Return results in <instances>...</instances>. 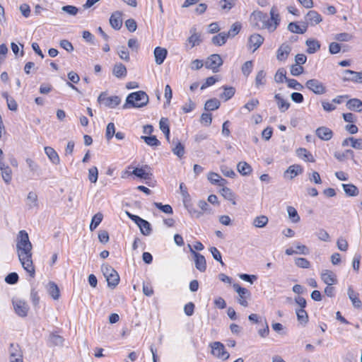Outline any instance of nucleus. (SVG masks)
<instances>
[{
  "mask_svg": "<svg viewBox=\"0 0 362 362\" xmlns=\"http://www.w3.org/2000/svg\"><path fill=\"white\" fill-rule=\"evenodd\" d=\"M132 175H134L139 178H143V179L149 178L148 173H146V171L144 168H135L134 169H133V168L131 165L128 166L127 168L124 172H122V177L124 179H126V178L129 177Z\"/></svg>",
  "mask_w": 362,
  "mask_h": 362,
  "instance_id": "13",
  "label": "nucleus"
},
{
  "mask_svg": "<svg viewBox=\"0 0 362 362\" xmlns=\"http://www.w3.org/2000/svg\"><path fill=\"white\" fill-rule=\"evenodd\" d=\"M98 177V170L95 166L90 168L88 170V179L92 183H95Z\"/></svg>",
  "mask_w": 362,
  "mask_h": 362,
  "instance_id": "61",
  "label": "nucleus"
},
{
  "mask_svg": "<svg viewBox=\"0 0 362 362\" xmlns=\"http://www.w3.org/2000/svg\"><path fill=\"white\" fill-rule=\"evenodd\" d=\"M265 20L266 24L264 29L267 30L270 33L275 31L281 21L280 16L276 6H273L271 8L270 18H269L266 13Z\"/></svg>",
  "mask_w": 362,
  "mask_h": 362,
  "instance_id": "4",
  "label": "nucleus"
},
{
  "mask_svg": "<svg viewBox=\"0 0 362 362\" xmlns=\"http://www.w3.org/2000/svg\"><path fill=\"white\" fill-rule=\"evenodd\" d=\"M307 46L306 52L308 54H314L320 50L321 44L320 41L314 38H308L305 41Z\"/></svg>",
  "mask_w": 362,
  "mask_h": 362,
  "instance_id": "26",
  "label": "nucleus"
},
{
  "mask_svg": "<svg viewBox=\"0 0 362 362\" xmlns=\"http://www.w3.org/2000/svg\"><path fill=\"white\" fill-rule=\"evenodd\" d=\"M218 78L217 76H209L206 78L205 82L202 85L201 90H204L209 86L214 85L218 81Z\"/></svg>",
  "mask_w": 362,
  "mask_h": 362,
  "instance_id": "62",
  "label": "nucleus"
},
{
  "mask_svg": "<svg viewBox=\"0 0 362 362\" xmlns=\"http://www.w3.org/2000/svg\"><path fill=\"white\" fill-rule=\"evenodd\" d=\"M228 37V35L226 33H220L213 37L212 42L217 46H221L226 42Z\"/></svg>",
  "mask_w": 362,
  "mask_h": 362,
  "instance_id": "41",
  "label": "nucleus"
},
{
  "mask_svg": "<svg viewBox=\"0 0 362 362\" xmlns=\"http://www.w3.org/2000/svg\"><path fill=\"white\" fill-rule=\"evenodd\" d=\"M322 16L315 10H310L305 16V21L303 22L307 28L309 26L315 27L322 22Z\"/></svg>",
  "mask_w": 362,
  "mask_h": 362,
  "instance_id": "10",
  "label": "nucleus"
},
{
  "mask_svg": "<svg viewBox=\"0 0 362 362\" xmlns=\"http://www.w3.org/2000/svg\"><path fill=\"white\" fill-rule=\"evenodd\" d=\"M172 151L175 155L182 158L185 154V146L180 141H177Z\"/></svg>",
  "mask_w": 362,
  "mask_h": 362,
  "instance_id": "52",
  "label": "nucleus"
},
{
  "mask_svg": "<svg viewBox=\"0 0 362 362\" xmlns=\"http://www.w3.org/2000/svg\"><path fill=\"white\" fill-rule=\"evenodd\" d=\"M200 122L205 126H210L212 122V115L208 112L202 113Z\"/></svg>",
  "mask_w": 362,
  "mask_h": 362,
  "instance_id": "64",
  "label": "nucleus"
},
{
  "mask_svg": "<svg viewBox=\"0 0 362 362\" xmlns=\"http://www.w3.org/2000/svg\"><path fill=\"white\" fill-rule=\"evenodd\" d=\"M302 172L303 168L300 165H292L288 167L285 173L286 175H289V177L292 179Z\"/></svg>",
  "mask_w": 362,
  "mask_h": 362,
  "instance_id": "43",
  "label": "nucleus"
},
{
  "mask_svg": "<svg viewBox=\"0 0 362 362\" xmlns=\"http://www.w3.org/2000/svg\"><path fill=\"white\" fill-rule=\"evenodd\" d=\"M287 211L290 218L292 219V221L294 223H297L300 221V216L298 214L296 209L293 206H288Z\"/></svg>",
  "mask_w": 362,
  "mask_h": 362,
  "instance_id": "60",
  "label": "nucleus"
},
{
  "mask_svg": "<svg viewBox=\"0 0 362 362\" xmlns=\"http://www.w3.org/2000/svg\"><path fill=\"white\" fill-rule=\"evenodd\" d=\"M237 170L243 176L249 175L252 172L251 165L245 161L239 162L237 165Z\"/></svg>",
  "mask_w": 362,
  "mask_h": 362,
  "instance_id": "34",
  "label": "nucleus"
},
{
  "mask_svg": "<svg viewBox=\"0 0 362 362\" xmlns=\"http://www.w3.org/2000/svg\"><path fill=\"white\" fill-rule=\"evenodd\" d=\"M211 348V354L218 358L227 360L229 358V354L226 350L224 345L220 341H214L210 344Z\"/></svg>",
  "mask_w": 362,
  "mask_h": 362,
  "instance_id": "9",
  "label": "nucleus"
},
{
  "mask_svg": "<svg viewBox=\"0 0 362 362\" xmlns=\"http://www.w3.org/2000/svg\"><path fill=\"white\" fill-rule=\"evenodd\" d=\"M32 248L28 233L25 230H21L16 243L18 259L28 275L31 279H34L35 276V267L33 261Z\"/></svg>",
  "mask_w": 362,
  "mask_h": 362,
  "instance_id": "1",
  "label": "nucleus"
},
{
  "mask_svg": "<svg viewBox=\"0 0 362 362\" xmlns=\"http://www.w3.org/2000/svg\"><path fill=\"white\" fill-rule=\"evenodd\" d=\"M223 64V60L219 54H212L206 58L204 62V66L206 69L211 70L214 73H217L220 71Z\"/></svg>",
  "mask_w": 362,
  "mask_h": 362,
  "instance_id": "6",
  "label": "nucleus"
},
{
  "mask_svg": "<svg viewBox=\"0 0 362 362\" xmlns=\"http://www.w3.org/2000/svg\"><path fill=\"white\" fill-rule=\"evenodd\" d=\"M47 291L54 300H58L60 297V291L56 283L49 281L47 285Z\"/></svg>",
  "mask_w": 362,
  "mask_h": 362,
  "instance_id": "35",
  "label": "nucleus"
},
{
  "mask_svg": "<svg viewBox=\"0 0 362 362\" xmlns=\"http://www.w3.org/2000/svg\"><path fill=\"white\" fill-rule=\"evenodd\" d=\"M3 96L6 100L8 108L12 111H16L18 109V104L16 101L13 98L10 97L6 93H4Z\"/></svg>",
  "mask_w": 362,
  "mask_h": 362,
  "instance_id": "49",
  "label": "nucleus"
},
{
  "mask_svg": "<svg viewBox=\"0 0 362 362\" xmlns=\"http://www.w3.org/2000/svg\"><path fill=\"white\" fill-rule=\"evenodd\" d=\"M254 66L253 61L250 60L245 62L241 67V71L245 77H248L252 71Z\"/></svg>",
  "mask_w": 362,
  "mask_h": 362,
  "instance_id": "47",
  "label": "nucleus"
},
{
  "mask_svg": "<svg viewBox=\"0 0 362 362\" xmlns=\"http://www.w3.org/2000/svg\"><path fill=\"white\" fill-rule=\"evenodd\" d=\"M101 269L107 280V285L112 288L116 287L119 282V276L117 271L108 264H103Z\"/></svg>",
  "mask_w": 362,
  "mask_h": 362,
  "instance_id": "3",
  "label": "nucleus"
},
{
  "mask_svg": "<svg viewBox=\"0 0 362 362\" xmlns=\"http://www.w3.org/2000/svg\"><path fill=\"white\" fill-rule=\"evenodd\" d=\"M274 99L281 112H286L290 107V103L284 99L279 93L275 94Z\"/></svg>",
  "mask_w": 362,
  "mask_h": 362,
  "instance_id": "32",
  "label": "nucleus"
},
{
  "mask_svg": "<svg viewBox=\"0 0 362 362\" xmlns=\"http://www.w3.org/2000/svg\"><path fill=\"white\" fill-rule=\"evenodd\" d=\"M321 280L327 285H335L338 282L337 274L332 270L325 269L320 274Z\"/></svg>",
  "mask_w": 362,
  "mask_h": 362,
  "instance_id": "20",
  "label": "nucleus"
},
{
  "mask_svg": "<svg viewBox=\"0 0 362 362\" xmlns=\"http://www.w3.org/2000/svg\"><path fill=\"white\" fill-rule=\"evenodd\" d=\"M189 250H190L191 253L194 256L196 268L201 272H205L206 269V262L205 257L202 255L195 252L192 248L190 245H189Z\"/></svg>",
  "mask_w": 362,
  "mask_h": 362,
  "instance_id": "17",
  "label": "nucleus"
},
{
  "mask_svg": "<svg viewBox=\"0 0 362 362\" xmlns=\"http://www.w3.org/2000/svg\"><path fill=\"white\" fill-rule=\"evenodd\" d=\"M103 216L101 213H98L93 216L90 224V230H95L99 226L103 220Z\"/></svg>",
  "mask_w": 362,
  "mask_h": 362,
  "instance_id": "50",
  "label": "nucleus"
},
{
  "mask_svg": "<svg viewBox=\"0 0 362 362\" xmlns=\"http://www.w3.org/2000/svg\"><path fill=\"white\" fill-rule=\"evenodd\" d=\"M191 35L188 37L187 42L189 44L190 48L199 45L202 42L201 34L197 33V29L193 28L190 30Z\"/></svg>",
  "mask_w": 362,
  "mask_h": 362,
  "instance_id": "28",
  "label": "nucleus"
},
{
  "mask_svg": "<svg viewBox=\"0 0 362 362\" xmlns=\"http://www.w3.org/2000/svg\"><path fill=\"white\" fill-rule=\"evenodd\" d=\"M207 178L209 181L213 185H217L221 187H223L228 183V181L221 177V176L214 172H209Z\"/></svg>",
  "mask_w": 362,
  "mask_h": 362,
  "instance_id": "27",
  "label": "nucleus"
},
{
  "mask_svg": "<svg viewBox=\"0 0 362 362\" xmlns=\"http://www.w3.org/2000/svg\"><path fill=\"white\" fill-rule=\"evenodd\" d=\"M235 90L233 87H224L223 88V92L222 93V98H224L226 100H228L233 97L235 95Z\"/></svg>",
  "mask_w": 362,
  "mask_h": 362,
  "instance_id": "56",
  "label": "nucleus"
},
{
  "mask_svg": "<svg viewBox=\"0 0 362 362\" xmlns=\"http://www.w3.org/2000/svg\"><path fill=\"white\" fill-rule=\"evenodd\" d=\"M348 295L354 307L361 308L362 306V303L359 298V294L354 291L353 288H349Z\"/></svg>",
  "mask_w": 362,
  "mask_h": 362,
  "instance_id": "36",
  "label": "nucleus"
},
{
  "mask_svg": "<svg viewBox=\"0 0 362 362\" xmlns=\"http://www.w3.org/2000/svg\"><path fill=\"white\" fill-rule=\"evenodd\" d=\"M259 104V100L257 98H252L249 100L244 105V108L247 109L248 111L254 110Z\"/></svg>",
  "mask_w": 362,
  "mask_h": 362,
  "instance_id": "63",
  "label": "nucleus"
},
{
  "mask_svg": "<svg viewBox=\"0 0 362 362\" xmlns=\"http://www.w3.org/2000/svg\"><path fill=\"white\" fill-rule=\"evenodd\" d=\"M141 139H143L145 143L150 146H158L160 144V142L156 136H141Z\"/></svg>",
  "mask_w": 362,
  "mask_h": 362,
  "instance_id": "48",
  "label": "nucleus"
},
{
  "mask_svg": "<svg viewBox=\"0 0 362 362\" xmlns=\"http://www.w3.org/2000/svg\"><path fill=\"white\" fill-rule=\"evenodd\" d=\"M9 354L10 362H23V353L18 344H11Z\"/></svg>",
  "mask_w": 362,
  "mask_h": 362,
  "instance_id": "18",
  "label": "nucleus"
},
{
  "mask_svg": "<svg viewBox=\"0 0 362 362\" xmlns=\"http://www.w3.org/2000/svg\"><path fill=\"white\" fill-rule=\"evenodd\" d=\"M341 79L344 82L362 83V71L358 72L350 69L344 70Z\"/></svg>",
  "mask_w": 362,
  "mask_h": 362,
  "instance_id": "16",
  "label": "nucleus"
},
{
  "mask_svg": "<svg viewBox=\"0 0 362 362\" xmlns=\"http://www.w3.org/2000/svg\"><path fill=\"white\" fill-rule=\"evenodd\" d=\"M98 102L108 108H115L121 103V99L117 95H108L106 92L101 93L98 98Z\"/></svg>",
  "mask_w": 362,
  "mask_h": 362,
  "instance_id": "5",
  "label": "nucleus"
},
{
  "mask_svg": "<svg viewBox=\"0 0 362 362\" xmlns=\"http://www.w3.org/2000/svg\"><path fill=\"white\" fill-rule=\"evenodd\" d=\"M316 136L322 141H329L334 136L333 131L327 127L322 126L315 130Z\"/></svg>",
  "mask_w": 362,
  "mask_h": 362,
  "instance_id": "21",
  "label": "nucleus"
},
{
  "mask_svg": "<svg viewBox=\"0 0 362 362\" xmlns=\"http://www.w3.org/2000/svg\"><path fill=\"white\" fill-rule=\"evenodd\" d=\"M235 1L236 0H221L219 5L222 10L229 11L235 6Z\"/></svg>",
  "mask_w": 362,
  "mask_h": 362,
  "instance_id": "58",
  "label": "nucleus"
},
{
  "mask_svg": "<svg viewBox=\"0 0 362 362\" xmlns=\"http://www.w3.org/2000/svg\"><path fill=\"white\" fill-rule=\"evenodd\" d=\"M160 130L165 134L166 140L170 142V127L168 118L162 117L159 122Z\"/></svg>",
  "mask_w": 362,
  "mask_h": 362,
  "instance_id": "37",
  "label": "nucleus"
},
{
  "mask_svg": "<svg viewBox=\"0 0 362 362\" xmlns=\"http://www.w3.org/2000/svg\"><path fill=\"white\" fill-rule=\"evenodd\" d=\"M110 24L115 30H119L122 26V13L119 11L112 13L110 18Z\"/></svg>",
  "mask_w": 362,
  "mask_h": 362,
  "instance_id": "22",
  "label": "nucleus"
},
{
  "mask_svg": "<svg viewBox=\"0 0 362 362\" xmlns=\"http://www.w3.org/2000/svg\"><path fill=\"white\" fill-rule=\"evenodd\" d=\"M295 264L299 268L308 269L310 267V262L303 257L296 258L295 259Z\"/></svg>",
  "mask_w": 362,
  "mask_h": 362,
  "instance_id": "57",
  "label": "nucleus"
},
{
  "mask_svg": "<svg viewBox=\"0 0 362 362\" xmlns=\"http://www.w3.org/2000/svg\"><path fill=\"white\" fill-rule=\"evenodd\" d=\"M297 319L300 324L305 325L308 322V315L305 309L298 308L296 310Z\"/></svg>",
  "mask_w": 362,
  "mask_h": 362,
  "instance_id": "42",
  "label": "nucleus"
},
{
  "mask_svg": "<svg viewBox=\"0 0 362 362\" xmlns=\"http://www.w3.org/2000/svg\"><path fill=\"white\" fill-rule=\"evenodd\" d=\"M221 195L226 200L230 202L233 205H236L237 196L235 193L230 188L225 185L219 190Z\"/></svg>",
  "mask_w": 362,
  "mask_h": 362,
  "instance_id": "24",
  "label": "nucleus"
},
{
  "mask_svg": "<svg viewBox=\"0 0 362 362\" xmlns=\"http://www.w3.org/2000/svg\"><path fill=\"white\" fill-rule=\"evenodd\" d=\"M253 26L257 29L263 30L266 24V13L260 11H253L250 16Z\"/></svg>",
  "mask_w": 362,
  "mask_h": 362,
  "instance_id": "12",
  "label": "nucleus"
},
{
  "mask_svg": "<svg viewBox=\"0 0 362 362\" xmlns=\"http://www.w3.org/2000/svg\"><path fill=\"white\" fill-rule=\"evenodd\" d=\"M27 205L29 209H32L33 207H37L38 206L37 203V195L34 192H30L27 196Z\"/></svg>",
  "mask_w": 362,
  "mask_h": 362,
  "instance_id": "44",
  "label": "nucleus"
},
{
  "mask_svg": "<svg viewBox=\"0 0 362 362\" xmlns=\"http://www.w3.org/2000/svg\"><path fill=\"white\" fill-rule=\"evenodd\" d=\"M241 28V23L239 22H235L231 25L230 30L226 34L228 35V37H234L240 33Z\"/></svg>",
  "mask_w": 362,
  "mask_h": 362,
  "instance_id": "54",
  "label": "nucleus"
},
{
  "mask_svg": "<svg viewBox=\"0 0 362 362\" xmlns=\"http://www.w3.org/2000/svg\"><path fill=\"white\" fill-rule=\"evenodd\" d=\"M13 305L15 313L21 317H25L28 315L29 307L27 303L22 300H16L13 301Z\"/></svg>",
  "mask_w": 362,
  "mask_h": 362,
  "instance_id": "19",
  "label": "nucleus"
},
{
  "mask_svg": "<svg viewBox=\"0 0 362 362\" xmlns=\"http://www.w3.org/2000/svg\"><path fill=\"white\" fill-rule=\"evenodd\" d=\"M168 54L165 48L156 47L154 49V57L157 64L160 65L163 63Z\"/></svg>",
  "mask_w": 362,
  "mask_h": 362,
  "instance_id": "29",
  "label": "nucleus"
},
{
  "mask_svg": "<svg viewBox=\"0 0 362 362\" xmlns=\"http://www.w3.org/2000/svg\"><path fill=\"white\" fill-rule=\"evenodd\" d=\"M112 73L117 78H124L127 74L126 66L122 63H117L115 64Z\"/></svg>",
  "mask_w": 362,
  "mask_h": 362,
  "instance_id": "33",
  "label": "nucleus"
},
{
  "mask_svg": "<svg viewBox=\"0 0 362 362\" xmlns=\"http://www.w3.org/2000/svg\"><path fill=\"white\" fill-rule=\"evenodd\" d=\"M291 45L288 42L282 43L276 50V59L279 62H285L291 52Z\"/></svg>",
  "mask_w": 362,
  "mask_h": 362,
  "instance_id": "14",
  "label": "nucleus"
},
{
  "mask_svg": "<svg viewBox=\"0 0 362 362\" xmlns=\"http://www.w3.org/2000/svg\"><path fill=\"white\" fill-rule=\"evenodd\" d=\"M346 106L347 109L351 111H362V100L358 98L349 99L346 101Z\"/></svg>",
  "mask_w": 362,
  "mask_h": 362,
  "instance_id": "30",
  "label": "nucleus"
},
{
  "mask_svg": "<svg viewBox=\"0 0 362 362\" xmlns=\"http://www.w3.org/2000/svg\"><path fill=\"white\" fill-rule=\"evenodd\" d=\"M287 86L290 88H293L298 90L303 89V86L297 80L293 78L286 79Z\"/></svg>",
  "mask_w": 362,
  "mask_h": 362,
  "instance_id": "55",
  "label": "nucleus"
},
{
  "mask_svg": "<svg viewBox=\"0 0 362 362\" xmlns=\"http://www.w3.org/2000/svg\"><path fill=\"white\" fill-rule=\"evenodd\" d=\"M148 102V95L141 90L130 93L126 100V105L129 107H141Z\"/></svg>",
  "mask_w": 362,
  "mask_h": 362,
  "instance_id": "2",
  "label": "nucleus"
},
{
  "mask_svg": "<svg viewBox=\"0 0 362 362\" xmlns=\"http://www.w3.org/2000/svg\"><path fill=\"white\" fill-rule=\"evenodd\" d=\"M288 30L295 34H304L308 28L303 22H291L288 25Z\"/></svg>",
  "mask_w": 362,
  "mask_h": 362,
  "instance_id": "23",
  "label": "nucleus"
},
{
  "mask_svg": "<svg viewBox=\"0 0 362 362\" xmlns=\"http://www.w3.org/2000/svg\"><path fill=\"white\" fill-rule=\"evenodd\" d=\"M1 175L6 183H9L12 180V170L8 165H2L0 166Z\"/></svg>",
  "mask_w": 362,
  "mask_h": 362,
  "instance_id": "40",
  "label": "nucleus"
},
{
  "mask_svg": "<svg viewBox=\"0 0 362 362\" xmlns=\"http://www.w3.org/2000/svg\"><path fill=\"white\" fill-rule=\"evenodd\" d=\"M233 287L234 290L238 293V303L243 307H247L249 305L248 300L251 296L250 291L246 288L242 287L238 284H233Z\"/></svg>",
  "mask_w": 362,
  "mask_h": 362,
  "instance_id": "7",
  "label": "nucleus"
},
{
  "mask_svg": "<svg viewBox=\"0 0 362 362\" xmlns=\"http://www.w3.org/2000/svg\"><path fill=\"white\" fill-rule=\"evenodd\" d=\"M304 72V68L303 66L298 64L295 62L290 67V73L292 76H298Z\"/></svg>",
  "mask_w": 362,
  "mask_h": 362,
  "instance_id": "53",
  "label": "nucleus"
},
{
  "mask_svg": "<svg viewBox=\"0 0 362 362\" xmlns=\"http://www.w3.org/2000/svg\"><path fill=\"white\" fill-rule=\"evenodd\" d=\"M342 187L345 193L350 197H356L359 194L358 189L353 184H343Z\"/></svg>",
  "mask_w": 362,
  "mask_h": 362,
  "instance_id": "39",
  "label": "nucleus"
},
{
  "mask_svg": "<svg viewBox=\"0 0 362 362\" xmlns=\"http://www.w3.org/2000/svg\"><path fill=\"white\" fill-rule=\"evenodd\" d=\"M264 41V38L261 35L252 34L248 38L247 47L254 52L261 47Z\"/></svg>",
  "mask_w": 362,
  "mask_h": 362,
  "instance_id": "15",
  "label": "nucleus"
},
{
  "mask_svg": "<svg viewBox=\"0 0 362 362\" xmlns=\"http://www.w3.org/2000/svg\"><path fill=\"white\" fill-rule=\"evenodd\" d=\"M267 83V73L264 70L257 71L255 78V86L259 89Z\"/></svg>",
  "mask_w": 362,
  "mask_h": 362,
  "instance_id": "31",
  "label": "nucleus"
},
{
  "mask_svg": "<svg viewBox=\"0 0 362 362\" xmlns=\"http://www.w3.org/2000/svg\"><path fill=\"white\" fill-rule=\"evenodd\" d=\"M45 152L53 163L58 164L59 163V157L56 151L53 148L46 146L45 147Z\"/></svg>",
  "mask_w": 362,
  "mask_h": 362,
  "instance_id": "38",
  "label": "nucleus"
},
{
  "mask_svg": "<svg viewBox=\"0 0 362 362\" xmlns=\"http://www.w3.org/2000/svg\"><path fill=\"white\" fill-rule=\"evenodd\" d=\"M154 206L162 211L163 213L167 214H172L173 213V208L169 204L163 205L160 202H154Z\"/></svg>",
  "mask_w": 362,
  "mask_h": 362,
  "instance_id": "59",
  "label": "nucleus"
},
{
  "mask_svg": "<svg viewBox=\"0 0 362 362\" xmlns=\"http://www.w3.org/2000/svg\"><path fill=\"white\" fill-rule=\"evenodd\" d=\"M305 86L316 95H323L327 92L326 86L317 79L308 80L305 83Z\"/></svg>",
  "mask_w": 362,
  "mask_h": 362,
  "instance_id": "11",
  "label": "nucleus"
},
{
  "mask_svg": "<svg viewBox=\"0 0 362 362\" xmlns=\"http://www.w3.org/2000/svg\"><path fill=\"white\" fill-rule=\"evenodd\" d=\"M286 71L284 69H279L276 72V74L274 76V80L276 83H283L284 81H286V79H288L286 76Z\"/></svg>",
  "mask_w": 362,
  "mask_h": 362,
  "instance_id": "51",
  "label": "nucleus"
},
{
  "mask_svg": "<svg viewBox=\"0 0 362 362\" xmlns=\"http://www.w3.org/2000/svg\"><path fill=\"white\" fill-rule=\"evenodd\" d=\"M221 105L220 101L216 98L208 100L205 103V109L206 110L213 111L219 108Z\"/></svg>",
  "mask_w": 362,
  "mask_h": 362,
  "instance_id": "46",
  "label": "nucleus"
},
{
  "mask_svg": "<svg viewBox=\"0 0 362 362\" xmlns=\"http://www.w3.org/2000/svg\"><path fill=\"white\" fill-rule=\"evenodd\" d=\"M269 222L267 216L261 215L255 217L253 220V226L256 228H263L267 226Z\"/></svg>",
  "mask_w": 362,
  "mask_h": 362,
  "instance_id": "45",
  "label": "nucleus"
},
{
  "mask_svg": "<svg viewBox=\"0 0 362 362\" xmlns=\"http://www.w3.org/2000/svg\"><path fill=\"white\" fill-rule=\"evenodd\" d=\"M296 154L299 158L305 162L315 163V159L310 151L305 148H299L296 150Z\"/></svg>",
  "mask_w": 362,
  "mask_h": 362,
  "instance_id": "25",
  "label": "nucleus"
},
{
  "mask_svg": "<svg viewBox=\"0 0 362 362\" xmlns=\"http://www.w3.org/2000/svg\"><path fill=\"white\" fill-rule=\"evenodd\" d=\"M127 215L131 220H132L139 226V228H140L141 233L144 235H148L151 233V225L147 221L141 218V217H139L137 215L132 214L129 212H127Z\"/></svg>",
  "mask_w": 362,
  "mask_h": 362,
  "instance_id": "8",
  "label": "nucleus"
}]
</instances>
